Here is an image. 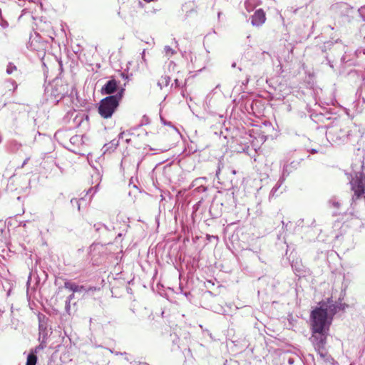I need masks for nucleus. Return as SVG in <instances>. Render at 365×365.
I'll return each instance as SVG.
<instances>
[{
  "mask_svg": "<svg viewBox=\"0 0 365 365\" xmlns=\"http://www.w3.org/2000/svg\"><path fill=\"white\" fill-rule=\"evenodd\" d=\"M351 190L354 191L352 200H356L365 194V174L361 172L355 173V176L351 181Z\"/></svg>",
  "mask_w": 365,
  "mask_h": 365,
  "instance_id": "nucleus-4",
  "label": "nucleus"
},
{
  "mask_svg": "<svg viewBox=\"0 0 365 365\" xmlns=\"http://www.w3.org/2000/svg\"><path fill=\"white\" fill-rule=\"evenodd\" d=\"M118 145V141L112 140L109 144H106L104 145L105 151L106 152L108 150V148H112L113 150L115 149Z\"/></svg>",
  "mask_w": 365,
  "mask_h": 365,
  "instance_id": "nucleus-12",
  "label": "nucleus"
},
{
  "mask_svg": "<svg viewBox=\"0 0 365 365\" xmlns=\"http://www.w3.org/2000/svg\"><path fill=\"white\" fill-rule=\"evenodd\" d=\"M117 82L115 80L108 81L102 88L103 94H111L114 93L117 88Z\"/></svg>",
  "mask_w": 365,
  "mask_h": 365,
  "instance_id": "nucleus-7",
  "label": "nucleus"
},
{
  "mask_svg": "<svg viewBox=\"0 0 365 365\" xmlns=\"http://www.w3.org/2000/svg\"><path fill=\"white\" fill-rule=\"evenodd\" d=\"M45 347H46V345H44V344H43V342H42L41 344H39L38 346H36V347L35 348V349H34V351L33 352H34V354H37V353L39 351V350H42V349H43Z\"/></svg>",
  "mask_w": 365,
  "mask_h": 365,
  "instance_id": "nucleus-17",
  "label": "nucleus"
},
{
  "mask_svg": "<svg viewBox=\"0 0 365 365\" xmlns=\"http://www.w3.org/2000/svg\"><path fill=\"white\" fill-rule=\"evenodd\" d=\"M329 203L332 205L333 207L339 209L340 207V202L336 198H332L329 200Z\"/></svg>",
  "mask_w": 365,
  "mask_h": 365,
  "instance_id": "nucleus-14",
  "label": "nucleus"
},
{
  "mask_svg": "<svg viewBox=\"0 0 365 365\" xmlns=\"http://www.w3.org/2000/svg\"><path fill=\"white\" fill-rule=\"evenodd\" d=\"M37 357L34 352L30 353L27 356L26 365H36Z\"/></svg>",
  "mask_w": 365,
  "mask_h": 365,
  "instance_id": "nucleus-10",
  "label": "nucleus"
},
{
  "mask_svg": "<svg viewBox=\"0 0 365 365\" xmlns=\"http://www.w3.org/2000/svg\"><path fill=\"white\" fill-rule=\"evenodd\" d=\"M311 313L312 330H329L333 317L340 309L331 299L322 302Z\"/></svg>",
  "mask_w": 365,
  "mask_h": 365,
  "instance_id": "nucleus-1",
  "label": "nucleus"
},
{
  "mask_svg": "<svg viewBox=\"0 0 365 365\" xmlns=\"http://www.w3.org/2000/svg\"><path fill=\"white\" fill-rule=\"evenodd\" d=\"M70 309H71V302H69V300H66V301L65 309H66V312L68 314H70Z\"/></svg>",
  "mask_w": 365,
  "mask_h": 365,
  "instance_id": "nucleus-19",
  "label": "nucleus"
},
{
  "mask_svg": "<svg viewBox=\"0 0 365 365\" xmlns=\"http://www.w3.org/2000/svg\"><path fill=\"white\" fill-rule=\"evenodd\" d=\"M145 50H143V52H142V59L145 61Z\"/></svg>",
  "mask_w": 365,
  "mask_h": 365,
  "instance_id": "nucleus-21",
  "label": "nucleus"
},
{
  "mask_svg": "<svg viewBox=\"0 0 365 365\" xmlns=\"http://www.w3.org/2000/svg\"><path fill=\"white\" fill-rule=\"evenodd\" d=\"M312 332L310 340L312 341L315 351L324 361H334V359L329 356L328 351L325 348L329 330H312Z\"/></svg>",
  "mask_w": 365,
  "mask_h": 365,
  "instance_id": "nucleus-2",
  "label": "nucleus"
},
{
  "mask_svg": "<svg viewBox=\"0 0 365 365\" xmlns=\"http://www.w3.org/2000/svg\"><path fill=\"white\" fill-rule=\"evenodd\" d=\"M64 287L72 291L73 292H79L84 289V287L83 286H78L70 282H66L64 283Z\"/></svg>",
  "mask_w": 365,
  "mask_h": 365,
  "instance_id": "nucleus-8",
  "label": "nucleus"
},
{
  "mask_svg": "<svg viewBox=\"0 0 365 365\" xmlns=\"http://www.w3.org/2000/svg\"><path fill=\"white\" fill-rule=\"evenodd\" d=\"M71 203L73 205H76L77 207H78V210H80V202H79V200L78 199H76V198H73L71 199Z\"/></svg>",
  "mask_w": 365,
  "mask_h": 365,
  "instance_id": "nucleus-16",
  "label": "nucleus"
},
{
  "mask_svg": "<svg viewBox=\"0 0 365 365\" xmlns=\"http://www.w3.org/2000/svg\"><path fill=\"white\" fill-rule=\"evenodd\" d=\"M331 134V131H329V134H328V135H329V136Z\"/></svg>",
  "mask_w": 365,
  "mask_h": 365,
  "instance_id": "nucleus-25",
  "label": "nucleus"
},
{
  "mask_svg": "<svg viewBox=\"0 0 365 365\" xmlns=\"http://www.w3.org/2000/svg\"><path fill=\"white\" fill-rule=\"evenodd\" d=\"M170 78L168 76H162L158 81V86L160 89H163V88L168 86L170 83Z\"/></svg>",
  "mask_w": 365,
  "mask_h": 365,
  "instance_id": "nucleus-9",
  "label": "nucleus"
},
{
  "mask_svg": "<svg viewBox=\"0 0 365 365\" xmlns=\"http://www.w3.org/2000/svg\"><path fill=\"white\" fill-rule=\"evenodd\" d=\"M73 298H74V294H71V295H69V296L67 297V299H66V300H69V302H71Z\"/></svg>",
  "mask_w": 365,
  "mask_h": 365,
  "instance_id": "nucleus-20",
  "label": "nucleus"
},
{
  "mask_svg": "<svg viewBox=\"0 0 365 365\" xmlns=\"http://www.w3.org/2000/svg\"><path fill=\"white\" fill-rule=\"evenodd\" d=\"M14 71H17V67L13 63H9L6 68V73L13 74Z\"/></svg>",
  "mask_w": 365,
  "mask_h": 365,
  "instance_id": "nucleus-11",
  "label": "nucleus"
},
{
  "mask_svg": "<svg viewBox=\"0 0 365 365\" xmlns=\"http://www.w3.org/2000/svg\"><path fill=\"white\" fill-rule=\"evenodd\" d=\"M124 135H125V132H121V133L119 134V135H118L119 138H123Z\"/></svg>",
  "mask_w": 365,
  "mask_h": 365,
  "instance_id": "nucleus-22",
  "label": "nucleus"
},
{
  "mask_svg": "<svg viewBox=\"0 0 365 365\" xmlns=\"http://www.w3.org/2000/svg\"><path fill=\"white\" fill-rule=\"evenodd\" d=\"M164 52L165 55L168 58H170L175 53V51L169 46H165L164 47Z\"/></svg>",
  "mask_w": 365,
  "mask_h": 365,
  "instance_id": "nucleus-13",
  "label": "nucleus"
},
{
  "mask_svg": "<svg viewBox=\"0 0 365 365\" xmlns=\"http://www.w3.org/2000/svg\"><path fill=\"white\" fill-rule=\"evenodd\" d=\"M245 6L248 12H250L252 10V7L250 5V0L245 1Z\"/></svg>",
  "mask_w": 365,
  "mask_h": 365,
  "instance_id": "nucleus-18",
  "label": "nucleus"
},
{
  "mask_svg": "<svg viewBox=\"0 0 365 365\" xmlns=\"http://www.w3.org/2000/svg\"><path fill=\"white\" fill-rule=\"evenodd\" d=\"M121 93L108 96L101 101L98 113L104 118H110L118 106L119 101L121 98Z\"/></svg>",
  "mask_w": 365,
  "mask_h": 365,
  "instance_id": "nucleus-3",
  "label": "nucleus"
},
{
  "mask_svg": "<svg viewBox=\"0 0 365 365\" xmlns=\"http://www.w3.org/2000/svg\"><path fill=\"white\" fill-rule=\"evenodd\" d=\"M232 68L236 67V63H233L232 64Z\"/></svg>",
  "mask_w": 365,
  "mask_h": 365,
  "instance_id": "nucleus-24",
  "label": "nucleus"
},
{
  "mask_svg": "<svg viewBox=\"0 0 365 365\" xmlns=\"http://www.w3.org/2000/svg\"><path fill=\"white\" fill-rule=\"evenodd\" d=\"M1 26H2L3 27H6V26H7V23H6V22H5V24H1Z\"/></svg>",
  "mask_w": 365,
  "mask_h": 365,
  "instance_id": "nucleus-23",
  "label": "nucleus"
},
{
  "mask_svg": "<svg viewBox=\"0 0 365 365\" xmlns=\"http://www.w3.org/2000/svg\"><path fill=\"white\" fill-rule=\"evenodd\" d=\"M359 13L360 16L362 17L363 20L365 21V6H361L359 9Z\"/></svg>",
  "mask_w": 365,
  "mask_h": 365,
  "instance_id": "nucleus-15",
  "label": "nucleus"
},
{
  "mask_svg": "<svg viewBox=\"0 0 365 365\" xmlns=\"http://www.w3.org/2000/svg\"><path fill=\"white\" fill-rule=\"evenodd\" d=\"M292 164H294V162H292L290 165H284L282 177L279 178L277 184L272 190V193L273 195L277 192V189L283 183V182L284 181L285 178L287 177L289 175V173L292 172V170L290 169V167L294 168V166H292Z\"/></svg>",
  "mask_w": 365,
  "mask_h": 365,
  "instance_id": "nucleus-6",
  "label": "nucleus"
},
{
  "mask_svg": "<svg viewBox=\"0 0 365 365\" xmlns=\"http://www.w3.org/2000/svg\"><path fill=\"white\" fill-rule=\"evenodd\" d=\"M265 20V13L262 9H259L252 15L251 24L254 26H259L264 23Z\"/></svg>",
  "mask_w": 365,
  "mask_h": 365,
  "instance_id": "nucleus-5",
  "label": "nucleus"
}]
</instances>
